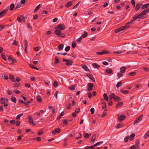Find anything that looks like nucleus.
<instances>
[{
	"instance_id": "nucleus-1",
	"label": "nucleus",
	"mask_w": 149,
	"mask_h": 149,
	"mask_svg": "<svg viewBox=\"0 0 149 149\" xmlns=\"http://www.w3.org/2000/svg\"><path fill=\"white\" fill-rule=\"evenodd\" d=\"M138 18L143 19V17H142L140 13L138 15H136L133 17L132 19L131 20V21L130 22H128L125 26H121L119 27L118 29L115 30V32L116 33H118L119 32L123 30L126 28H128L130 26V24H131L136 19Z\"/></svg>"
},
{
	"instance_id": "nucleus-2",
	"label": "nucleus",
	"mask_w": 149,
	"mask_h": 149,
	"mask_svg": "<svg viewBox=\"0 0 149 149\" xmlns=\"http://www.w3.org/2000/svg\"><path fill=\"white\" fill-rule=\"evenodd\" d=\"M149 12V8H146L142 11L140 13L142 17H143V18H146L147 17L146 14Z\"/></svg>"
},
{
	"instance_id": "nucleus-3",
	"label": "nucleus",
	"mask_w": 149,
	"mask_h": 149,
	"mask_svg": "<svg viewBox=\"0 0 149 149\" xmlns=\"http://www.w3.org/2000/svg\"><path fill=\"white\" fill-rule=\"evenodd\" d=\"M142 115H141L139 117H137L136 120L134 121V124H135L139 123L142 120Z\"/></svg>"
},
{
	"instance_id": "nucleus-4",
	"label": "nucleus",
	"mask_w": 149,
	"mask_h": 149,
	"mask_svg": "<svg viewBox=\"0 0 149 149\" xmlns=\"http://www.w3.org/2000/svg\"><path fill=\"white\" fill-rule=\"evenodd\" d=\"M17 19L19 22H25V19L24 17L22 15H20L19 16H18L17 17Z\"/></svg>"
},
{
	"instance_id": "nucleus-5",
	"label": "nucleus",
	"mask_w": 149,
	"mask_h": 149,
	"mask_svg": "<svg viewBox=\"0 0 149 149\" xmlns=\"http://www.w3.org/2000/svg\"><path fill=\"white\" fill-rule=\"evenodd\" d=\"M93 86V84L91 83H88L87 84L88 90L89 91L92 90Z\"/></svg>"
},
{
	"instance_id": "nucleus-6",
	"label": "nucleus",
	"mask_w": 149,
	"mask_h": 149,
	"mask_svg": "<svg viewBox=\"0 0 149 149\" xmlns=\"http://www.w3.org/2000/svg\"><path fill=\"white\" fill-rule=\"evenodd\" d=\"M109 52L106 50H104L101 52H96V54L97 55H102L103 54H109Z\"/></svg>"
},
{
	"instance_id": "nucleus-7",
	"label": "nucleus",
	"mask_w": 149,
	"mask_h": 149,
	"mask_svg": "<svg viewBox=\"0 0 149 149\" xmlns=\"http://www.w3.org/2000/svg\"><path fill=\"white\" fill-rule=\"evenodd\" d=\"M61 132V130L59 128H56L52 132V133L53 134H55L56 133H59Z\"/></svg>"
},
{
	"instance_id": "nucleus-8",
	"label": "nucleus",
	"mask_w": 149,
	"mask_h": 149,
	"mask_svg": "<svg viewBox=\"0 0 149 149\" xmlns=\"http://www.w3.org/2000/svg\"><path fill=\"white\" fill-rule=\"evenodd\" d=\"M57 28L58 29H59L61 30H63L65 29V26L64 25L62 24H59Z\"/></svg>"
},
{
	"instance_id": "nucleus-9",
	"label": "nucleus",
	"mask_w": 149,
	"mask_h": 149,
	"mask_svg": "<svg viewBox=\"0 0 149 149\" xmlns=\"http://www.w3.org/2000/svg\"><path fill=\"white\" fill-rule=\"evenodd\" d=\"M8 10V8L0 12V17L5 15L7 13Z\"/></svg>"
},
{
	"instance_id": "nucleus-10",
	"label": "nucleus",
	"mask_w": 149,
	"mask_h": 149,
	"mask_svg": "<svg viewBox=\"0 0 149 149\" xmlns=\"http://www.w3.org/2000/svg\"><path fill=\"white\" fill-rule=\"evenodd\" d=\"M126 116L125 115H121L118 117V120L119 121H122L126 118Z\"/></svg>"
},
{
	"instance_id": "nucleus-11",
	"label": "nucleus",
	"mask_w": 149,
	"mask_h": 149,
	"mask_svg": "<svg viewBox=\"0 0 149 149\" xmlns=\"http://www.w3.org/2000/svg\"><path fill=\"white\" fill-rule=\"evenodd\" d=\"M75 136L76 137V139H79L82 136V135L80 133L76 132L75 134Z\"/></svg>"
},
{
	"instance_id": "nucleus-12",
	"label": "nucleus",
	"mask_w": 149,
	"mask_h": 149,
	"mask_svg": "<svg viewBox=\"0 0 149 149\" xmlns=\"http://www.w3.org/2000/svg\"><path fill=\"white\" fill-rule=\"evenodd\" d=\"M142 5V4H139V3H138L136 4L135 8V10L136 11H137L140 8V7Z\"/></svg>"
},
{
	"instance_id": "nucleus-13",
	"label": "nucleus",
	"mask_w": 149,
	"mask_h": 149,
	"mask_svg": "<svg viewBox=\"0 0 149 149\" xmlns=\"http://www.w3.org/2000/svg\"><path fill=\"white\" fill-rule=\"evenodd\" d=\"M73 3L72 1H70L68 2L65 5V7L66 8H68L70 7Z\"/></svg>"
},
{
	"instance_id": "nucleus-14",
	"label": "nucleus",
	"mask_w": 149,
	"mask_h": 149,
	"mask_svg": "<svg viewBox=\"0 0 149 149\" xmlns=\"http://www.w3.org/2000/svg\"><path fill=\"white\" fill-rule=\"evenodd\" d=\"M126 69L127 68L125 67H122L120 69V72L123 73H125Z\"/></svg>"
},
{
	"instance_id": "nucleus-15",
	"label": "nucleus",
	"mask_w": 149,
	"mask_h": 149,
	"mask_svg": "<svg viewBox=\"0 0 149 149\" xmlns=\"http://www.w3.org/2000/svg\"><path fill=\"white\" fill-rule=\"evenodd\" d=\"M123 105V102H119L116 105V108H117L119 107H121Z\"/></svg>"
},
{
	"instance_id": "nucleus-16",
	"label": "nucleus",
	"mask_w": 149,
	"mask_h": 149,
	"mask_svg": "<svg viewBox=\"0 0 149 149\" xmlns=\"http://www.w3.org/2000/svg\"><path fill=\"white\" fill-rule=\"evenodd\" d=\"M63 46L64 45L63 44H60L58 46L57 48L59 51H61L63 49Z\"/></svg>"
},
{
	"instance_id": "nucleus-17",
	"label": "nucleus",
	"mask_w": 149,
	"mask_h": 149,
	"mask_svg": "<svg viewBox=\"0 0 149 149\" xmlns=\"http://www.w3.org/2000/svg\"><path fill=\"white\" fill-rule=\"evenodd\" d=\"M149 7V3H147L143 5L141 7V8L142 9H144L148 8Z\"/></svg>"
},
{
	"instance_id": "nucleus-18",
	"label": "nucleus",
	"mask_w": 149,
	"mask_h": 149,
	"mask_svg": "<svg viewBox=\"0 0 149 149\" xmlns=\"http://www.w3.org/2000/svg\"><path fill=\"white\" fill-rule=\"evenodd\" d=\"M11 100L12 102L15 103H16L17 102L16 98L15 97H11Z\"/></svg>"
},
{
	"instance_id": "nucleus-19",
	"label": "nucleus",
	"mask_w": 149,
	"mask_h": 149,
	"mask_svg": "<svg viewBox=\"0 0 149 149\" xmlns=\"http://www.w3.org/2000/svg\"><path fill=\"white\" fill-rule=\"evenodd\" d=\"M9 78L13 82H15V77L13 75L9 74Z\"/></svg>"
},
{
	"instance_id": "nucleus-20",
	"label": "nucleus",
	"mask_w": 149,
	"mask_h": 149,
	"mask_svg": "<svg viewBox=\"0 0 149 149\" xmlns=\"http://www.w3.org/2000/svg\"><path fill=\"white\" fill-rule=\"evenodd\" d=\"M113 100L116 102H118L121 100L120 98L118 96L116 97L115 96L114 97Z\"/></svg>"
},
{
	"instance_id": "nucleus-21",
	"label": "nucleus",
	"mask_w": 149,
	"mask_h": 149,
	"mask_svg": "<svg viewBox=\"0 0 149 149\" xmlns=\"http://www.w3.org/2000/svg\"><path fill=\"white\" fill-rule=\"evenodd\" d=\"M54 33L56 35H59L61 34V31L60 30H56L55 31Z\"/></svg>"
},
{
	"instance_id": "nucleus-22",
	"label": "nucleus",
	"mask_w": 149,
	"mask_h": 149,
	"mask_svg": "<svg viewBox=\"0 0 149 149\" xmlns=\"http://www.w3.org/2000/svg\"><path fill=\"white\" fill-rule=\"evenodd\" d=\"M82 67L84 69L87 71H88L89 70L87 66L86 65H83Z\"/></svg>"
},
{
	"instance_id": "nucleus-23",
	"label": "nucleus",
	"mask_w": 149,
	"mask_h": 149,
	"mask_svg": "<svg viewBox=\"0 0 149 149\" xmlns=\"http://www.w3.org/2000/svg\"><path fill=\"white\" fill-rule=\"evenodd\" d=\"M92 65L94 67L97 68H98L100 67V65L95 63H93Z\"/></svg>"
},
{
	"instance_id": "nucleus-24",
	"label": "nucleus",
	"mask_w": 149,
	"mask_h": 149,
	"mask_svg": "<svg viewBox=\"0 0 149 149\" xmlns=\"http://www.w3.org/2000/svg\"><path fill=\"white\" fill-rule=\"evenodd\" d=\"M103 97L104 99L106 101H108V97L107 96V95L105 93L103 95Z\"/></svg>"
},
{
	"instance_id": "nucleus-25",
	"label": "nucleus",
	"mask_w": 149,
	"mask_h": 149,
	"mask_svg": "<svg viewBox=\"0 0 149 149\" xmlns=\"http://www.w3.org/2000/svg\"><path fill=\"white\" fill-rule=\"evenodd\" d=\"M102 109H104L106 108V103L104 101H103L102 104Z\"/></svg>"
},
{
	"instance_id": "nucleus-26",
	"label": "nucleus",
	"mask_w": 149,
	"mask_h": 149,
	"mask_svg": "<svg viewBox=\"0 0 149 149\" xmlns=\"http://www.w3.org/2000/svg\"><path fill=\"white\" fill-rule=\"evenodd\" d=\"M115 96V95L114 93H112L109 95V99L111 100L113 99L114 97Z\"/></svg>"
},
{
	"instance_id": "nucleus-27",
	"label": "nucleus",
	"mask_w": 149,
	"mask_h": 149,
	"mask_svg": "<svg viewBox=\"0 0 149 149\" xmlns=\"http://www.w3.org/2000/svg\"><path fill=\"white\" fill-rule=\"evenodd\" d=\"M41 4H39L36 7L35 9L34 10V13H35L36 12V11L37 10H38L40 9V6H41Z\"/></svg>"
},
{
	"instance_id": "nucleus-28",
	"label": "nucleus",
	"mask_w": 149,
	"mask_h": 149,
	"mask_svg": "<svg viewBox=\"0 0 149 149\" xmlns=\"http://www.w3.org/2000/svg\"><path fill=\"white\" fill-rule=\"evenodd\" d=\"M139 140H137L135 142V145L138 148L139 146Z\"/></svg>"
},
{
	"instance_id": "nucleus-29",
	"label": "nucleus",
	"mask_w": 149,
	"mask_h": 149,
	"mask_svg": "<svg viewBox=\"0 0 149 149\" xmlns=\"http://www.w3.org/2000/svg\"><path fill=\"white\" fill-rule=\"evenodd\" d=\"M23 115V113H20L17 115L16 117V119L17 120H19L21 117Z\"/></svg>"
},
{
	"instance_id": "nucleus-30",
	"label": "nucleus",
	"mask_w": 149,
	"mask_h": 149,
	"mask_svg": "<svg viewBox=\"0 0 149 149\" xmlns=\"http://www.w3.org/2000/svg\"><path fill=\"white\" fill-rule=\"evenodd\" d=\"M89 78L94 82H95L94 78L92 74H89L88 76Z\"/></svg>"
},
{
	"instance_id": "nucleus-31",
	"label": "nucleus",
	"mask_w": 149,
	"mask_h": 149,
	"mask_svg": "<svg viewBox=\"0 0 149 149\" xmlns=\"http://www.w3.org/2000/svg\"><path fill=\"white\" fill-rule=\"evenodd\" d=\"M105 71L108 74H111L113 72L112 70L111 69H107Z\"/></svg>"
},
{
	"instance_id": "nucleus-32",
	"label": "nucleus",
	"mask_w": 149,
	"mask_h": 149,
	"mask_svg": "<svg viewBox=\"0 0 149 149\" xmlns=\"http://www.w3.org/2000/svg\"><path fill=\"white\" fill-rule=\"evenodd\" d=\"M36 99L38 101L40 102H41L42 100L41 97L40 96H37L36 97Z\"/></svg>"
},
{
	"instance_id": "nucleus-33",
	"label": "nucleus",
	"mask_w": 149,
	"mask_h": 149,
	"mask_svg": "<svg viewBox=\"0 0 149 149\" xmlns=\"http://www.w3.org/2000/svg\"><path fill=\"white\" fill-rule=\"evenodd\" d=\"M24 44L25 48H27L28 45V42L26 40H24Z\"/></svg>"
},
{
	"instance_id": "nucleus-34",
	"label": "nucleus",
	"mask_w": 149,
	"mask_h": 149,
	"mask_svg": "<svg viewBox=\"0 0 149 149\" xmlns=\"http://www.w3.org/2000/svg\"><path fill=\"white\" fill-rule=\"evenodd\" d=\"M68 124V120L67 119H64L63 122V126L66 125Z\"/></svg>"
},
{
	"instance_id": "nucleus-35",
	"label": "nucleus",
	"mask_w": 149,
	"mask_h": 149,
	"mask_svg": "<svg viewBox=\"0 0 149 149\" xmlns=\"http://www.w3.org/2000/svg\"><path fill=\"white\" fill-rule=\"evenodd\" d=\"M63 112H61L59 116L57 118V120H59L62 116L63 115Z\"/></svg>"
},
{
	"instance_id": "nucleus-36",
	"label": "nucleus",
	"mask_w": 149,
	"mask_h": 149,
	"mask_svg": "<svg viewBox=\"0 0 149 149\" xmlns=\"http://www.w3.org/2000/svg\"><path fill=\"white\" fill-rule=\"evenodd\" d=\"M134 136H135V134L134 133H133L130 136V140H132V139H134Z\"/></svg>"
},
{
	"instance_id": "nucleus-37",
	"label": "nucleus",
	"mask_w": 149,
	"mask_h": 149,
	"mask_svg": "<svg viewBox=\"0 0 149 149\" xmlns=\"http://www.w3.org/2000/svg\"><path fill=\"white\" fill-rule=\"evenodd\" d=\"M123 73L120 72H118L117 73V77L118 78H120V77L123 76Z\"/></svg>"
},
{
	"instance_id": "nucleus-38",
	"label": "nucleus",
	"mask_w": 149,
	"mask_h": 149,
	"mask_svg": "<svg viewBox=\"0 0 149 149\" xmlns=\"http://www.w3.org/2000/svg\"><path fill=\"white\" fill-rule=\"evenodd\" d=\"M87 36V33L86 32H84V34H83L81 37L82 38H85Z\"/></svg>"
},
{
	"instance_id": "nucleus-39",
	"label": "nucleus",
	"mask_w": 149,
	"mask_h": 149,
	"mask_svg": "<svg viewBox=\"0 0 149 149\" xmlns=\"http://www.w3.org/2000/svg\"><path fill=\"white\" fill-rule=\"evenodd\" d=\"M14 7V3H12L10 6V10L11 11L13 10Z\"/></svg>"
},
{
	"instance_id": "nucleus-40",
	"label": "nucleus",
	"mask_w": 149,
	"mask_h": 149,
	"mask_svg": "<svg viewBox=\"0 0 149 149\" xmlns=\"http://www.w3.org/2000/svg\"><path fill=\"white\" fill-rule=\"evenodd\" d=\"M69 88L70 90L73 91L75 89V87L74 85H72L71 86V87H69Z\"/></svg>"
},
{
	"instance_id": "nucleus-41",
	"label": "nucleus",
	"mask_w": 149,
	"mask_h": 149,
	"mask_svg": "<svg viewBox=\"0 0 149 149\" xmlns=\"http://www.w3.org/2000/svg\"><path fill=\"white\" fill-rule=\"evenodd\" d=\"M107 114V111L105 109L104 110V111L103 112L102 114V118L104 117Z\"/></svg>"
},
{
	"instance_id": "nucleus-42",
	"label": "nucleus",
	"mask_w": 149,
	"mask_h": 149,
	"mask_svg": "<svg viewBox=\"0 0 149 149\" xmlns=\"http://www.w3.org/2000/svg\"><path fill=\"white\" fill-rule=\"evenodd\" d=\"M91 135V134H89L88 133H86L84 134V137L85 138H88L89 136Z\"/></svg>"
},
{
	"instance_id": "nucleus-43",
	"label": "nucleus",
	"mask_w": 149,
	"mask_h": 149,
	"mask_svg": "<svg viewBox=\"0 0 149 149\" xmlns=\"http://www.w3.org/2000/svg\"><path fill=\"white\" fill-rule=\"evenodd\" d=\"M103 143V141H100V142H98L97 143L94 144V146H95V147L97 146H99V145Z\"/></svg>"
},
{
	"instance_id": "nucleus-44",
	"label": "nucleus",
	"mask_w": 149,
	"mask_h": 149,
	"mask_svg": "<svg viewBox=\"0 0 149 149\" xmlns=\"http://www.w3.org/2000/svg\"><path fill=\"white\" fill-rule=\"evenodd\" d=\"M53 85L55 88L57 87L58 86V84L57 82L56 81H55L54 82Z\"/></svg>"
},
{
	"instance_id": "nucleus-45",
	"label": "nucleus",
	"mask_w": 149,
	"mask_h": 149,
	"mask_svg": "<svg viewBox=\"0 0 149 149\" xmlns=\"http://www.w3.org/2000/svg\"><path fill=\"white\" fill-rule=\"evenodd\" d=\"M121 92L123 94H126L128 93V91L126 90H122Z\"/></svg>"
},
{
	"instance_id": "nucleus-46",
	"label": "nucleus",
	"mask_w": 149,
	"mask_h": 149,
	"mask_svg": "<svg viewBox=\"0 0 149 149\" xmlns=\"http://www.w3.org/2000/svg\"><path fill=\"white\" fill-rule=\"evenodd\" d=\"M70 49V46H68L65 48V50L66 52H68L69 51Z\"/></svg>"
},
{
	"instance_id": "nucleus-47",
	"label": "nucleus",
	"mask_w": 149,
	"mask_h": 149,
	"mask_svg": "<svg viewBox=\"0 0 149 149\" xmlns=\"http://www.w3.org/2000/svg\"><path fill=\"white\" fill-rule=\"evenodd\" d=\"M81 1H79L78 3H77L73 8V9H76L79 6V4L80 3Z\"/></svg>"
},
{
	"instance_id": "nucleus-48",
	"label": "nucleus",
	"mask_w": 149,
	"mask_h": 149,
	"mask_svg": "<svg viewBox=\"0 0 149 149\" xmlns=\"http://www.w3.org/2000/svg\"><path fill=\"white\" fill-rule=\"evenodd\" d=\"M149 137V131L146 133L144 137L145 138H147Z\"/></svg>"
},
{
	"instance_id": "nucleus-49",
	"label": "nucleus",
	"mask_w": 149,
	"mask_h": 149,
	"mask_svg": "<svg viewBox=\"0 0 149 149\" xmlns=\"http://www.w3.org/2000/svg\"><path fill=\"white\" fill-rule=\"evenodd\" d=\"M5 98L4 97H2L1 99V103L3 104L5 102Z\"/></svg>"
},
{
	"instance_id": "nucleus-50",
	"label": "nucleus",
	"mask_w": 149,
	"mask_h": 149,
	"mask_svg": "<svg viewBox=\"0 0 149 149\" xmlns=\"http://www.w3.org/2000/svg\"><path fill=\"white\" fill-rule=\"evenodd\" d=\"M129 136H127L124 139V141L125 142H127L128 141V139H129Z\"/></svg>"
},
{
	"instance_id": "nucleus-51",
	"label": "nucleus",
	"mask_w": 149,
	"mask_h": 149,
	"mask_svg": "<svg viewBox=\"0 0 149 149\" xmlns=\"http://www.w3.org/2000/svg\"><path fill=\"white\" fill-rule=\"evenodd\" d=\"M59 60L58 58L57 57H56L55 58V61L54 62V63L55 64H57L59 63Z\"/></svg>"
},
{
	"instance_id": "nucleus-52",
	"label": "nucleus",
	"mask_w": 149,
	"mask_h": 149,
	"mask_svg": "<svg viewBox=\"0 0 149 149\" xmlns=\"http://www.w3.org/2000/svg\"><path fill=\"white\" fill-rule=\"evenodd\" d=\"M136 74V73L135 72H130L129 73V75L131 76H134Z\"/></svg>"
},
{
	"instance_id": "nucleus-53",
	"label": "nucleus",
	"mask_w": 149,
	"mask_h": 149,
	"mask_svg": "<svg viewBox=\"0 0 149 149\" xmlns=\"http://www.w3.org/2000/svg\"><path fill=\"white\" fill-rule=\"evenodd\" d=\"M122 127V125L121 124L119 123L117 125V127H116V128L119 129Z\"/></svg>"
},
{
	"instance_id": "nucleus-54",
	"label": "nucleus",
	"mask_w": 149,
	"mask_h": 149,
	"mask_svg": "<svg viewBox=\"0 0 149 149\" xmlns=\"http://www.w3.org/2000/svg\"><path fill=\"white\" fill-rule=\"evenodd\" d=\"M96 135H93L92 138V139H91V142L92 141H94L95 140V139H96Z\"/></svg>"
},
{
	"instance_id": "nucleus-55",
	"label": "nucleus",
	"mask_w": 149,
	"mask_h": 149,
	"mask_svg": "<svg viewBox=\"0 0 149 149\" xmlns=\"http://www.w3.org/2000/svg\"><path fill=\"white\" fill-rule=\"evenodd\" d=\"M31 103L30 101H28L24 103V104L25 106L26 107H28V106L29 105V104Z\"/></svg>"
},
{
	"instance_id": "nucleus-56",
	"label": "nucleus",
	"mask_w": 149,
	"mask_h": 149,
	"mask_svg": "<svg viewBox=\"0 0 149 149\" xmlns=\"http://www.w3.org/2000/svg\"><path fill=\"white\" fill-rule=\"evenodd\" d=\"M113 53L114 54H120L122 53V52L120 51H114Z\"/></svg>"
},
{
	"instance_id": "nucleus-57",
	"label": "nucleus",
	"mask_w": 149,
	"mask_h": 149,
	"mask_svg": "<svg viewBox=\"0 0 149 149\" xmlns=\"http://www.w3.org/2000/svg\"><path fill=\"white\" fill-rule=\"evenodd\" d=\"M90 111L91 113L92 114H93L94 113L95 111V109L94 108H92L91 109Z\"/></svg>"
},
{
	"instance_id": "nucleus-58",
	"label": "nucleus",
	"mask_w": 149,
	"mask_h": 149,
	"mask_svg": "<svg viewBox=\"0 0 149 149\" xmlns=\"http://www.w3.org/2000/svg\"><path fill=\"white\" fill-rule=\"evenodd\" d=\"M76 42H73L72 44V47H73V48H75V47H76Z\"/></svg>"
},
{
	"instance_id": "nucleus-59",
	"label": "nucleus",
	"mask_w": 149,
	"mask_h": 149,
	"mask_svg": "<svg viewBox=\"0 0 149 149\" xmlns=\"http://www.w3.org/2000/svg\"><path fill=\"white\" fill-rule=\"evenodd\" d=\"M82 37L81 36L79 38H78L76 40V41L77 42L79 43L81 41V39H82Z\"/></svg>"
},
{
	"instance_id": "nucleus-60",
	"label": "nucleus",
	"mask_w": 149,
	"mask_h": 149,
	"mask_svg": "<svg viewBox=\"0 0 149 149\" xmlns=\"http://www.w3.org/2000/svg\"><path fill=\"white\" fill-rule=\"evenodd\" d=\"M23 137V135H21L19 136L17 138L18 141H20L22 139V137Z\"/></svg>"
},
{
	"instance_id": "nucleus-61",
	"label": "nucleus",
	"mask_w": 149,
	"mask_h": 149,
	"mask_svg": "<svg viewBox=\"0 0 149 149\" xmlns=\"http://www.w3.org/2000/svg\"><path fill=\"white\" fill-rule=\"evenodd\" d=\"M129 148L130 149H137L136 148V146L135 145L130 146V147Z\"/></svg>"
},
{
	"instance_id": "nucleus-62",
	"label": "nucleus",
	"mask_w": 149,
	"mask_h": 149,
	"mask_svg": "<svg viewBox=\"0 0 149 149\" xmlns=\"http://www.w3.org/2000/svg\"><path fill=\"white\" fill-rule=\"evenodd\" d=\"M131 3L132 4L133 6L134 7L135 6V2L134 0H132L131 1Z\"/></svg>"
},
{
	"instance_id": "nucleus-63",
	"label": "nucleus",
	"mask_w": 149,
	"mask_h": 149,
	"mask_svg": "<svg viewBox=\"0 0 149 149\" xmlns=\"http://www.w3.org/2000/svg\"><path fill=\"white\" fill-rule=\"evenodd\" d=\"M70 103H69L67 105V110H69L70 109Z\"/></svg>"
},
{
	"instance_id": "nucleus-64",
	"label": "nucleus",
	"mask_w": 149,
	"mask_h": 149,
	"mask_svg": "<svg viewBox=\"0 0 149 149\" xmlns=\"http://www.w3.org/2000/svg\"><path fill=\"white\" fill-rule=\"evenodd\" d=\"M80 111V109L79 108H77L75 110V112L76 113H78Z\"/></svg>"
}]
</instances>
